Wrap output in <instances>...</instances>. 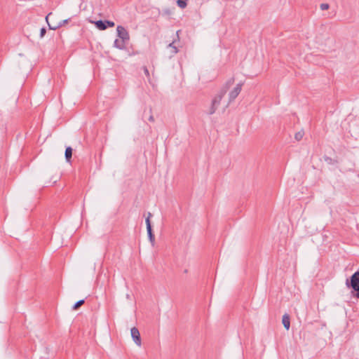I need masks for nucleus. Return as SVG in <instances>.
<instances>
[{
  "mask_svg": "<svg viewBox=\"0 0 359 359\" xmlns=\"http://www.w3.org/2000/svg\"><path fill=\"white\" fill-rule=\"evenodd\" d=\"M226 93V88L222 89L219 93L213 98L212 101L211 106L208 111V114H213L216 110L217 109L219 105L220 104L221 100L225 93Z\"/></svg>",
  "mask_w": 359,
  "mask_h": 359,
  "instance_id": "obj_1",
  "label": "nucleus"
},
{
  "mask_svg": "<svg viewBox=\"0 0 359 359\" xmlns=\"http://www.w3.org/2000/svg\"><path fill=\"white\" fill-rule=\"evenodd\" d=\"M346 285L348 287L353 288L355 291L359 292V271L355 272L350 280L347 279Z\"/></svg>",
  "mask_w": 359,
  "mask_h": 359,
  "instance_id": "obj_2",
  "label": "nucleus"
},
{
  "mask_svg": "<svg viewBox=\"0 0 359 359\" xmlns=\"http://www.w3.org/2000/svg\"><path fill=\"white\" fill-rule=\"evenodd\" d=\"M151 216V214L150 212L148 213V217L146 219V224H147V231L148 233V236L149 238V241L152 245H154L155 243V237L154 235L152 233L151 222H150V217Z\"/></svg>",
  "mask_w": 359,
  "mask_h": 359,
  "instance_id": "obj_3",
  "label": "nucleus"
},
{
  "mask_svg": "<svg viewBox=\"0 0 359 359\" xmlns=\"http://www.w3.org/2000/svg\"><path fill=\"white\" fill-rule=\"evenodd\" d=\"M116 31L118 36L121 40H123V41H128L129 40V33L123 26L118 25L116 27Z\"/></svg>",
  "mask_w": 359,
  "mask_h": 359,
  "instance_id": "obj_4",
  "label": "nucleus"
},
{
  "mask_svg": "<svg viewBox=\"0 0 359 359\" xmlns=\"http://www.w3.org/2000/svg\"><path fill=\"white\" fill-rule=\"evenodd\" d=\"M242 86H243L242 83H238L236 85V86L229 93V103L231 102L232 101H233L237 97V96L239 95V93L241 91Z\"/></svg>",
  "mask_w": 359,
  "mask_h": 359,
  "instance_id": "obj_5",
  "label": "nucleus"
},
{
  "mask_svg": "<svg viewBox=\"0 0 359 359\" xmlns=\"http://www.w3.org/2000/svg\"><path fill=\"white\" fill-rule=\"evenodd\" d=\"M131 337L135 343V344L138 346H140L142 345V341L140 337V334L137 328L133 327L130 330Z\"/></svg>",
  "mask_w": 359,
  "mask_h": 359,
  "instance_id": "obj_6",
  "label": "nucleus"
},
{
  "mask_svg": "<svg viewBox=\"0 0 359 359\" xmlns=\"http://www.w3.org/2000/svg\"><path fill=\"white\" fill-rule=\"evenodd\" d=\"M53 15L52 13H49L46 17V20L48 25V27L50 29L55 30L56 29L63 26L68 22V20H63L59 22L57 25H52L48 22L49 18Z\"/></svg>",
  "mask_w": 359,
  "mask_h": 359,
  "instance_id": "obj_7",
  "label": "nucleus"
},
{
  "mask_svg": "<svg viewBox=\"0 0 359 359\" xmlns=\"http://www.w3.org/2000/svg\"><path fill=\"white\" fill-rule=\"evenodd\" d=\"M282 323L284 326V327L288 330L290 327V316L287 313L284 314L282 319Z\"/></svg>",
  "mask_w": 359,
  "mask_h": 359,
  "instance_id": "obj_8",
  "label": "nucleus"
},
{
  "mask_svg": "<svg viewBox=\"0 0 359 359\" xmlns=\"http://www.w3.org/2000/svg\"><path fill=\"white\" fill-rule=\"evenodd\" d=\"M95 25L96 27L100 30H104L107 29V25L105 24V21L97 20L95 22Z\"/></svg>",
  "mask_w": 359,
  "mask_h": 359,
  "instance_id": "obj_9",
  "label": "nucleus"
},
{
  "mask_svg": "<svg viewBox=\"0 0 359 359\" xmlns=\"http://www.w3.org/2000/svg\"><path fill=\"white\" fill-rule=\"evenodd\" d=\"M125 42L123 40L120 41L118 39H116L114 43V47L118 49H123L125 47Z\"/></svg>",
  "mask_w": 359,
  "mask_h": 359,
  "instance_id": "obj_10",
  "label": "nucleus"
},
{
  "mask_svg": "<svg viewBox=\"0 0 359 359\" xmlns=\"http://www.w3.org/2000/svg\"><path fill=\"white\" fill-rule=\"evenodd\" d=\"M65 155L67 161H69L72 156V149L70 147L66 148Z\"/></svg>",
  "mask_w": 359,
  "mask_h": 359,
  "instance_id": "obj_11",
  "label": "nucleus"
},
{
  "mask_svg": "<svg viewBox=\"0 0 359 359\" xmlns=\"http://www.w3.org/2000/svg\"><path fill=\"white\" fill-rule=\"evenodd\" d=\"M175 41H172V43H170L168 46V48H170V53L172 55L176 54L178 52L177 48L174 46Z\"/></svg>",
  "mask_w": 359,
  "mask_h": 359,
  "instance_id": "obj_12",
  "label": "nucleus"
},
{
  "mask_svg": "<svg viewBox=\"0 0 359 359\" xmlns=\"http://www.w3.org/2000/svg\"><path fill=\"white\" fill-rule=\"evenodd\" d=\"M177 6L181 8H184L187 6V0H177Z\"/></svg>",
  "mask_w": 359,
  "mask_h": 359,
  "instance_id": "obj_13",
  "label": "nucleus"
},
{
  "mask_svg": "<svg viewBox=\"0 0 359 359\" xmlns=\"http://www.w3.org/2000/svg\"><path fill=\"white\" fill-rule=\"evenodd\" d=\"M85 301L84 299H81L78 301L73 306V310H77L81 305L84 304Z\"/></svg>",
  "mask_w": 359,
  "mask_h": 359,
  "instance_id": "obj_14",
  "label": "nucleus"
},
{
  "mask_svg": "<svg viewBox=\"0 0 359 359\" xmlns=\"http://www.w3.org/2000/svg\"><path fill=\"white\" fill-rule=\"evenodd\" d=\"M304 135V133L303 131H299V132L295 133L294 138L297 141H299V140H301L303 138Z\"/></svg>",
  "mask_w": 359,
  "mask_h": 359,
  "instance_id": "obj_15",
  "label": "nucleus"
},
{
  "mask_svg": "<svg viewBox=\"0 0 359 359\" xmlns=\"http://www.w3.org/2000/svg\"><path fill=\"white\" fill-rule=\"evenodd\" d=\"M105 24L107 25V27H114L115 24L114 22L112 21H109V20H105Z\"/></svg>",
  "mask_w": 359,
  "mask_h": 359,
  "instance_id": "obj_16",
  "label": "nucleus"
},
{
  "mask_svg": "<svg viewBox=\"0 0 359 359\" xmlns=\"http://www.w3.org/2000/svg\"><path fill=\"white\" fill-rule=\"evenodd\" d=\"M143 70H144V72L146 76L147 77V79L149 80H150V75H149V70H148L147 67H143Z\"/></svg>",
  "mask_w": 359,
  "mask_h": 359,
  "instance_id": "obj_17",
  "label": "nucleus"
},
{
  "mask_svg": "<svg viewBox=\"0 0 359 359\" xmlns=\"http://www.w3.org/2000/svg\"><path fill=\"white\" fill-rule=\"evenodd\" d=\"M320 8L323 11L327 10L329 8V4H321Z\"/></svg>",
  "mask_w": 359,
  "mask_h": 359,
  "instance_id": "obj_18",
  "label": "nucleus"
},
{
  "mask_svg": "<svg viewBox=\"0 0 359 359\" xmlns=\"http://www.w3.org/2000/svg\"><path fill=\"white\" fill-rule=\"evenodd\" d=\"M46 32V30L45 28H41L40 31V37L42 38L44 36Z\"/></svg>",
  "mask_w": 359,
  "mask_h": 359,
  "instance_id": "obj_19",
  "label": "nucleus"
},
{
  "mask_svg": "<svg viewBox=\"0 0 359 359\" xmlns=\"http://www.w3.org/2000/svg\"><path fill=\"white\" fill-rule=\"evenodd\" d=\"M233 79H230L229 81H227L226 86L228 87L229 86L233 84Z\"/></svg>",
  "mask_w": 359,
  "mask_h": 359,
  "instance_id": "obj_20",
  "label": "nucleus"
},
{
  "mask_svg": "<svg viewBox=\"0 0 359 359\" xmlns=\"http://www.w3.org/2000/svg\"><path fill=\"white\" fill-rule=\"evenodd\" d=\"M149 120L150 121H154V117H153L152 116H151L149 117Z\"/></svg>",
  "mask_w": 359,
  "mask_h": 359,
  "instance_id": "obj_21",
  "label": "nucleus"
},
{
  "mask_svg": "<svg viewBox=\"0 0 359 359\" xmlns=\"http://www.w3.org/2000/svg\"><path fill=\"white\" fill-rule=\"evenodd\" d=\"M355 297H356L357 298H359V292H357V293H356V294H355Z\"/></svg>",
  "mask_w": 359,
  "mask_h": 359,
  "instance_id": "obj_22",
  "label": "nucleus"
}]
</instances>
